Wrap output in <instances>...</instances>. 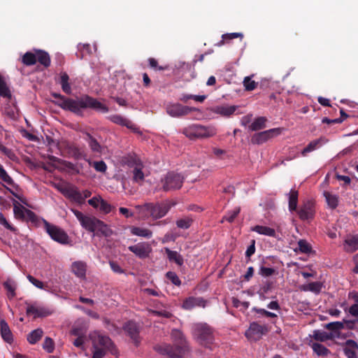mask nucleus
<instances>
[{"mask_svg": "<svg viewBox=\"0 0 358 358\" xmlns=\"http://www.w3.org/2000/svg\"><path fill=\"white\" fill-rule=\"evenodd\" d=\"M51 95L57 99V101H54L55 105L78 116H83V110L87 108L103 113L109 110L107 106L87 94L82 95L76 99L68 98L58 93H52Z\"/></svg>", "mask_w": 358, "mask_h": 358, "instance_id": "nucleus-1", "label": "nucleus"}, {"mask_svg": "<svg viewBox=\"0 0 358 358\" xmlns=\"http://www.w3.org/2000/svg\"><path fill=\"white\" fill-rule=\"evenodd\" d=\"M171 338L175 343L174 345L167 343L157 345L154 347L156 352L169 358H181L189 351L188 343L183 334L178 329L171 331Z\"/></svg>", "mask_w": 358, "mask_h": 358, "instance_id": "nucleus-2", "label": "nucleus"}, {"mask_svg": "<svg viewBox=\"0 0 358 358\" xmlns=\"http://www.w3.org/2000/svg\"><path fill=\"white\" fill-rule=\"evenodd\" d=\"M92 343V358H103L108 352L113 355L118 354V350L109 336L99 331H94L90 336Z\"/></svg>", "mask_w": 358, "mask_h": 358, "instance_id": "nucleus-3", "label": "nucleus"}, {"mask_svg": "<svg viewBox=\"0 0 358 358\" xmlns=\"http://www.w3.org/2000/svg\"><path fill=\"white\" fill-rule=\"evenodd\" d=\"M74 215L78 220L80 225L87 231L94 232L98 231L103 235L108 236L110 234V231L108 226L101 220L93 216L84 215L76 209L71 210Z\"/></svg>", "mask_w": 358, "mask_h": 358, "instance_id": "nucleus-4", "label": "nucleus"}, {"mask_svg": "<svg viewBox=\"0 0 358 358\" xmlns=\"http://www.w3.org/2000/svg\"><path fill=\"white\" fill-rule=\"evenodd\" d=\"M176 203L166 201L162 203H145L138 205L136 208L144 216H150L154 220L164 217Z\"/></svg>", "mask_w": 358, "mask_h": 358, "instance_id": "nucleus-5", "label": "nucleus"}, {"mask_svg": "<svg viewBox=\"0 0 358 358\" xmlns=\"http://www.w3.org/2000/svg\"><path fill=\"white\" fill-rule=\"evenodd\" d=\"M182 133L190 140L197 138H208L214 136L217 134V129L212 125H202L200 124H192L185 127Z\"/></svg>", "mask_w": 358, "mask_h": 358, "instance_id": "nucleus-6", "label": "nucleus"}, {"mask_svg": "<svg viewBox=\"0 0 358 358\" xmlns=\"http://www.w3.org/2000/svg\"><path fill=\"white\" fill-rule=\"evenodd\" d=\"M192 334L196 341L205 348H210L214 341L213 329L207 324H196L193 327Z\"/></svg>", "mask_w": 358, "mask_h": 358, "instance_id": "nucleus-7", "label": "nucleus"}, {"mask_svg": "<svg viewBox=\"0 0 358 358\" xmlns=\"http://www.w3.org/2000/svg\"><path fill=\"white\" fill-rule=\"evenodd\" d=\"M185 180V177L182 173L169 171L161 179L162 189L164 192L179 189Z\"/></svg>", "mask_w": 358, "mask_h": 358, "instance_id": "nucleus-8", "label": "nucleus"}, {"mask_svg": "<svg viewBox=\"0 0 358 358\" xmlns=\"http://www.w3.org/2000/svg\"><path fill=\"white\" fill-rule=\"evenodd\" d=\"M43 223L45 231L52 240L61 244H67L69 243V236L62 229L49 223L45 220Z\"/></svg>", "mask_w": 358, "mask_h": 358, "instance_id": "nucleus-9", "label": "nucleus"}, {"mask_svg": "<svg viewBox=\"0 0 358 358\" xmlns=\"http://www.w3.org/2000/svg\"><path fill=\"white\" fill-rule=\"evenodd\" d=\"M268 332L266 325L259 324L258 322L250 323L248 329L245 331V336L251 341H257Z\"/></svg>", "mask_w": 358, "mask_h": 358, "instance_id": "nucleus-10", "label": "nucleus"}, {"mask_svg": "<svg viewBox=\"0 0 358 358\" xmlns=\"http://www.w3.org/2000/svg\"><path fill=\"white\" fill-rule=\"evenodd\" d=\"M282 132L281 128H273L255 134L251 137V143L255 145H261L268 140L279 136Z\"/></svg>", "mask_w": 358, "mask_h": 358, "instance_id": "nucleus-11", "label": "nucleus"}, {"mask_svg": "<svg viewBox=\"0 0 358 358\" xmlns=\"http://www.w3.org/2000/svg\"><path fill=\"white\" fill-rule=\"evenodd\" d=\"M166 113L171 117H179L185 116L193 111L199 110L198 108L194 107H189L182 106L180 103H169L166 106Z\"/></svg>", "mask_w": 358, "mask_h": 358, "instance_id": "nucleus-12", "label": "nucleus"}, {"mask_svg": "<svg viewBox=\"0 0 358 358\" xmlns=\"http://www.w3.org/2000/svg\"><path fill=\"white\" fill-rule=\"evenodd\" d=\"M123 329L130 337L136 346H138L141 342V338L139 335L141 327L139 324L134 321H129L123 326Z\"/></svg>", "mask_w": 358, "mask_h": 358, "instance_id": "nucleus-13", "label": "nucleus"}, {"mask_svg": "<svg viewBox=\"0 0 358 358\" xmlns=\"http://www.w3.org/2000/svg\"><path fill=\"white\" fill-rule=\"evenodd\" d=\"M296 211L301 220H313L315 213V202L312 200H308Z\"/></svg>", "mask_w": 358, "mask_h": 358, "instance_id": "nucleus-14", "label": "nucleus"}, {"mask_svg": "<svg viewBox=\"0 0 358 358\" xmlns=\"http://www.w3.org/2000/svg\"><path fill=\"white\" fill-rule=\"evenodd\" d=\"M128 249L140 259H145L149 257L152 252L150 245L145 242H141L136 245H130Z\"/></svg>", "mask_w": 358, "mask_h": 358, "instance_id": "nucleus-15", "label": "nucleus"}, {"mask_svg": "<svg viewBox=\"0 0 358 358\" xmlns=\"http://www.w3.org/2000/svg\"><path fill=\"white\" fill-rule=\"evenodd\" d=\"M340 345L343 347V352L348 358H357L358 344L355 341L348 339Z\"/></svg>", "mask_w": 358, "mask_h": 358, "instance_id": "nucleus-16", "label": "nucleus"}, {"mask_svg": "<svg viewBox=\"0 0 358 358\" xmlns=\"http://www.w3.org/2000/svg\"><path fill=\"white\" fill-rule=\"evenodd\" d=\"M206 302L202 297L189 296L183 301L182 308L186 310H191L195 307L204 308Z\"/></svg>", "mask_w": 358, "mask_h": 358, "instance_id": "nucleus-17", "label": "nucleus"}, {"mask_svg": "<svg viewBox=\"0 0 358 358\" xmlns=\"http://www.w3.org/2000/svg\"><path fill=\"white\" fill-rule=\"evenodd\" d=\"M324 327L329 330V334H332L334 340L336 338H339L341 336V330L345 329L344 320L343 322H332L326 324Z\"/></svg>", "mask_w": 358, "mask_h": 358, "instance_id": "nucleus-18", "label": "nucleus"}, {"mask_svg": "<svg viewBox=\"0 0 358 358\" xmlns=\"http://www.w3.org/2000/svg\"><path fill=\"white\" fill-rule=\"evenodd\" d=\"M62 193L67 198L78 203L84 202L82 194L74 187H67L62 190Z\"/></svg>", "mask_w": 358, "mask_h": 358, "instance_id": "nucleus-19", "label": "nucleus"}, {"mask_svg": "<svg viewBox=\"0 0 358 358\" xmlns=\"http://www.w3.org/2000/svg\"><path fill=\"white\" fill-rule=\"evenodd\" d=\"M327 140L324 137H320L317 139L310 141L306 148L301 151V155L306 157L308 152H313L320 148L322 145L325 144Z\"/></svg>", "mask_w": 358, "mask_h": 358, "instance_id": "nucleus-20", "label": "nucleus"}, {"mask_svg": "<svg viewBox=\"0 0 358 358\" xmlns=\"http://www.w3.org/2000/svg\"><path fill=\"white\" fill-rule=\"evenodd\" d=\"M344 250L353 252L358 250V234L348 236L344 241Z\"/></svg>", "mask_w": 358, "mask_h": 358, "instance_id": "nucleus-21", "label": "nucleus"}, {"mask_svg": "<svg viewBox=\"0 0 358 358\" xmlns=\"http://www.w3.org/2000/svg\"><path fill=\"white\" fill-rule=\"evenodd\" d=\"M0 332L1 338L5 342L10 344L13 343V334L8 323L4 320H1L0 321Z\"/></svg>", "mask_w": 358, "mask_h": 358, "instance_id": "nucleus-22", "label": "nucleus"}, {"mask_svg": "<svg viewBox=\"0 0 358 358\" xmlns=\"http://www.w3.org/2000/svg\"><path fill=\"white\" fill-rule=\"evenodd\" d=\"M107 118L110 121H111L112 122H113L116 124L126 127L130 129H134V124L132 123V122L130 121L129 120L124 117L123 116H122L120 115H118V114L111 115L108 116Z\"/></svg>", "mask_w": 358, "mask_h": 358, "instance_id": "nucleus-23", "label": "nucleus"}, {"mask_svg": "<svg viewBox=\"0 0 358 358\" xmlns=\"http://www.w3.org/2000/svg\"><path fill=\"white\" fill-rule=\"evenodd\" d=\"M84 140L88 143L92 152L99 154L102 152V146L90 133L85 132Z\"/></svg>", "mask_w": 358, "mask_h": 358, "instance_id": "nucleus-24", "label": "nucleus"}, {"mask_svg": "<svg viewBox=\"0 0 358 358\" xmlns=\"http://www.w3.org/2000/svg\"><path fill=\"white\" fill-rule=\"evenodd\" d=\"M26 313L27 315H34V318L45 317L50 315V312L47 309L41 307H37L34 305L28 306Z\"/></svg>", "mask_w": 358, "mask_h": 358, "instance_id": "nucleus-25", "label": "nucleus"}, {"mask_svg": "<svg viewBox=\"0 0 358 358\" xmlns=\"http://www.w3.org/2000/svg\"><path fill=\"white\" fill-rule=\"evenodd\" d=\"M86 264L83 262H75L71 265V271L80 278H84L86 274Z\"/></svg>", "mask_w": 358, "mask_h": 358, "instance_id": "nucleus-26", "label": "nucleus"}, {"mask_svg": "<svg viewBox=\"0 0 358 358\" xmlns=\"http://www.w3.org/2000/svg\"><path fill=\"white\" fill-rule=\"evenodd\" d=\"M323 195L329 208L334 210L337 208L339 203L338 196L328 191H324Z\"/></svg>", "mask_w": 358, "mask_h": 358, "instance_id": "nucleus-27", "label": "nucleus"}, {"mask_svg": "<svg viewBox=\"0 0 358 358\" xmlns=\"http://www.w3.org/2000/svg\"><path fill=\"white\" fill-rule=\"evenodd\" d=\"M268 119L266 117L261 116L255 118L252 123L249 126L250 131H259L266 127Z\"/></svg>", "mask_w": 358, "mask_h": 358, "instance_id": "nucleus-28", "label": "nucleus"}, {"mask_svg": "<svg viewBox=\"0 0 358 358\" xmlns=\"http://www.w3.org/2000/svg\"><path fill=\"white\" fill-rule=\"evenodd\" d=\"M36 62H38L44 67L48 68L50 66V57L49 54L44 50H36Z\"/></svg>", "mask_w": 358, "mask_h": 358, "instance_id": "nucleus-29", "label": "nucleus"}, {"mask_svg": "<svg viewBox=\"0 0 358 358\" xmlns=\"http://www.w3.org/2000/svg\"><path fill=\"white\" fill-rule=\"evenodd\" d=\"M252 231L259 234L268 236L270 237H275L276 232L274 229L262 225H256L252 228Z\"/></svg>", "mask_w": 358, "mask_h": 358, "instance_id": "nucleus-30", "label": "nucleus"}, {"mask_svg": "<svg viewBox=\"0 0 358 358\" xmlns=\"http://www.w3.org/2000/svg\"><path fill=\"white\" fill-rule=\"evenodd\" d=\"M289 195V210L290 212L297 210L299 192L294 189H292Z\"/></svg>", "mask_w": 358, "mask_h": 358, "instance_id": "nucleus-31", "label": "nucleus"}, {"mask_svg": "<svg viewBox=\"0 0 358 358\" xmlns=\"http://www.w3.org/2000/svg\"><path fill=\"white\" fill-rule=\"evenodd\" d=\"M131 233L133 235L146 238H150L152 236V232L151 230L138 227H132L131 228Z\"/></svg>", "mask_w": 358, "mask_h": 358, "instance_id": "nucleus-32", "label": "nucleus"}, {"mask_svg": "<svg viewBox=\"0 0 358 358\" xmlns=\"http://www.w3.org/2000/svg\"><path fill=\"white\" fill-rule=\"evenodd\" d=\"M69 77L66 72L60 73L59 84L61 85L63 92L67 94L71 93V87L69 83Z\"/></svg>", "mask_w": 358, "mask_h": 358, "instance_id": "nucleus-33", "label": "nucleus"}, {"mask_svg": "<svg viewBox=\"0 0 358 358\" xmlns=\"http://www.w3.org/2000/svg\"><path fill=\"white\" fill-rule=\"evenodd\" d=\"M313 338L317 341L324 342L326 341H333L334 336L332 334H329V332H326L322 330H315L313 331Z\"/></svg>", "mask_w": 358, "mask_h": 358, "instance_id": "nucleus-34", "label": "nucleus"}, {"mask_svg": "<svg viewBox=\"0 0 358 358\" xmlns=\"http://www.w3.org/2000/svg\"><path fill=\"white\" fill-rule=\"evenodd\" d=\"M43 335V331L40 328L36 329L27 335V341L30 344L34 345L41 339Z\"/></svg>", "mask_w": 358, "mask_h": 358, "instance_id": "nucleus-35", "label": "nucleus"}, {"mask_svg": "<svg viewBox=\"0 0 358 358\" xmlns=\"http://www.w3.org/2000/svg\"><path fill=\"white\" fill-rule=\"evenodd\" d=\"M166 252L169 261L174 262L178 266H182L183 264V258L178 252L166 248Z\"/></svg>", "mask_w": 358, "mask_h": 358, "instance_id": "nucleus-36", "label": "nucleus"}, {"mask_svg": "<svg viewBox=\"0 0 358 358\" xmlns=\"http://www.w3.org/2000/svg\"><path fill=\"white\" fill-rule=\"evenodd\" d=\"M3 287L8 292V297L12 299L15 296L16 283L12 279H8L3 282Z\"/></svg>", "mask_w": 358, "mask_h": 358, "instance_id": "nucleus-37", "label": "nucleus"}, {"mask_svg": "<svg viewBox=\"0 0 358 358\" xmlns=\"http://www.w3.org/2000/svg\"><path fill=\"white\" fill-rule=\"evenodd\" d=\"M0 96L3 98H7L8 99H11L12 94L9 87L7 86V84L3 78V77L0 74Z\"/></svg>", "mask_w": 358, "mask_h": 358, "instance_id": "nucleus-38", "label": "nucleus"}, {"mask_svg": "<svg viewBox=\"0 0 358 358\" xmlns=\"http://www.w3.org/2000/svg\"><path fill=\"white\" fill-rule=\"evenodd\" d=\"M312 348L314 352L318 356L325 357L331 353V351L327 348L318 343H313Z\"/></svg>", "mask_w": 358, "mask_h": 358, "instance_id": "nucleus-39", "label": "nucleus"}, {"mask_svg": "<svg viewBox=\"0 0 358 358\" xmlns=\"http://www.w3.org/2000/svg\"><path fill=\"white\" fill-rule=\"evenodd\" d=\"M68 152L71 157L77 160L85 157L83 152H82L78 147L74 145L68 146Z\"/></svg>", "mask_w": 358, "mask_h": 358, "instance_id": "nucleus-40", "label": "nucleus"}, {"mask_svg": "<svg viewBox=\"0 0 358 358\" xmlns=\"http://www.w3.org/2000/svg\"><path fill=\"white\" fill-rule=\"evenodd\" d=\"M193 223V218L190 216H186L182 218L178 219L176 224L180 229H189Z\"/></svg>", "mask_w": 358, "mask_h": 358, "instance_id": "nucleus-41", "label": "nucleus"}, {"mask_svg": "<svg viewBox=\"0 0 358 358\" xmlns=\"http://www.w3.org/2000/svg\"><path fill=\"white\" fill-rule=\"evenodd\" d=\"M236 110V106H220L216 109V113L226 117H229L232 115Z\"/></svg>", "mask_w": 358, "mask_h": 358, "instance_id": "nucleus-42", "label": "nucleus"}, {"mask_svg": "<svg viewBox=\"0 0 358 358\" xmlns=\"http://www.w3.org/2000/svg\"><path fill=\"white\" fill-rule=\"evenodd\" d=\"M22 62L27 66H31L36 63V53L27 52L22 57Z\"/></svg>", "mask_w": 358, "mask_h": 358, "instance_id": "nucleus-43", "label": "nucleus"}, {"mask_svg": "<svg viewBox=\"0 0 358 358\" xmlns=\"http://www.w3.org/2000/svg\"><path fill=\"white\" fill-rule=\"evenodd\" d=\"M298 249L301 253L309 254L312 252V246L305 239H300L298 241Z\"/></svg>", "mask_w": 358, "mask_h": 358, "instance_id": "nucleus-44", "label": "nucleus"}, {"mask_svg": "<svg viewBox=\"0 0 358 358\" xmlns=\"http://www.w3.org/2000/svg\"><path fill=\"white\" fill-rule=\"evenodd\" d=\"M122 162L130 167L140 165V159L136 155H128L122 159Z\"/></svg>", "mask_w": 358, "mask_h": 358, "instance_id": "nucleus-45", "label": "nucleus"}, {"mask_svg": "<svg viewBox=\"0 0 358 358\" xmlns=\"http://www.w3.org/2000/svg\"><path fill=\"white\" fill-rule=\"evenodd\" d=\"M303 289L304 291H310L315 294H319L322 289V284L320 282H312L304 286Z\"/></svg>", "mask_w": 358, "mask_h": 358, "instance_id": "nucleus-46", "label": "nucleus"}, {"mask_svg": "<svg viewBox=\"0 0 358 358\" xmlns=\"http://www.w3.org/2000/svg\"><path fill=\"white\" fill-rule=\"evenodd\" d=\"M241 211L240 207H236L234 210L228 211L223 217L222 222L226 220L230 223L233 222Z\"/></svg>", "mask_w": 358, "mask_h": 358, "instance_id": "nucleus-47", "label": "nucleus"}, {"mask_svg": "<svg viewBox=\"0 0 358 358\" xmlns=\"http://www.w3.org/2000/svg\"><path fill=\"white\" fill-rule=\"evenodd\" d=\"M243 83L246 91L254 90L257 87L258 85L257 82L252 80L251 76H246L244 78Z\"/></svg>", "mask_w": 358, "mask_h": 358, "instance_id": "nucleus-48", "label": "nucleus"}, {"mask_svg": "<svg viewBox=\"0 0 358 358\" xmlns=\"http://www.w3.org/2000/svg\"><path fill=\"white\" fill-rule=\"evenodd\" d=\"M0 179L9 185H13L14 181L8 174L3 166L0 164Z\"/></svg>", "mask_w": 358, "mask_h": 358, "instance_id": "nucleus-49", "label": "nucleus"}, {"mask_svg": "<svg viewBox=\"0 0 358 358\" xmlns=\"http://www.w3.org/2000/svg\"><path fill=\"white\" fill-rule=\"evenodd\" d=\"M43 348L48 353L52 352L55 350V343L53 340L50 337H46L43 343Z\"/></svg>", "mask_w": 358, "mask_h": 358, "instance_id": "nucleus-50", "label": "nucleus"}, {"mask_svg": "<svg viewBox=\"0 0 358 358\" xmlns=\"http://www.w3.org/2000/svg\"><path fill=\"white\" fill-rule=\"evenodd\" d=\"M28 280L36 287L41 289H46L48 286L45 285L42 281L35 278L31 275H28L27 276Z\"/></svg>", "mask_w": 358, "mask_h": 358, "instance_id": "nucleus-51", "label": "nucleus"}, {"mask_svg": "<svg viewBox=\"0 0 358 358\" xmlns=\"http://www.w3.org/2000/svg\"><path fill=\"white\" fill-rule=\"evenodd\" d=\"M222 40L219 43V45H223L224 43V41L227 40H232L236 38H241L242 39L243 38V35L241 33H230V34H224L222 36Z\"/></svg>", "mask_w": 358, "mask_h": 358, "instance_id": "nucleus-52", "label": "nucleus"}, {"mask_svg": "<svg viewBox=\"0 0 358 358\" xmlns=\"http://www.w3.org/2000/svg\"><path fill=\"white\" fill-rule=\"evenodd\" d=\"M166 276L173 285L176 286L181 285V280L175 272L169 271L166 273Z\"/></svg>", "mask_w": 358, "mask_h": 358, "instance_id": "nucleus-53", "label": "nucleus"}, {"mask_svg": "<svg viewBox=\"0 0 358 358\" xmlns=\"http://www.w3.org/2000/svg\"><path fill=\"white\" fill-rule=\"evenodd\" d=\"M148 62L150 68L155 71H164L169 69L168 66H159L157 61L155 58H149Z\"/></svg>", "mask_w": 358, "mask_h": 358, "instance_id": "nucleus-54", "label": "nucleus"}, {"mask_svg": "<svg viewBox=\"0 0 358 358\" xmlns=\"http://www.w3.org/2000/svg\"><path fill=\"white\" fill-rule=\"evenodd\" d=\"M275 273V270L273 268H268L262 266L259 270V274L263 277H269Z\"/></svg>", "mask_w": 358, "mask_h": 358, "instance_id": "nucleus-55", "label": "nucleus"}, {"mask_svg": "<svg viewBox=\"0 0 358 358\" xmlns=\"http://www.w3.org/2000/svg\"><path fill=\"white\" fill-rule=\"evenodd\" d=\"M252 310L257 313L261 314L262 315L266 316L267 317H277V315L275 313L267 311L263 308H259L257 307H253Z\"/></svg>", "mask_w": 358, "mask_h": 358, "instance_id": "nucleus-56", "label": "nucleus"}, {"mask_svg": "<svg viewBox=\"0 0 358 358\" xmlns=\"http://www.w3.org/2000/svg\"><path fill=\"white\" fill-rule=\"evenodd\" d=\"M100 211L107 214L111 211V206L105 200L100 198V202L98 207Z\"/></svg>", "mask_w": 358, "mask_h": 358, "instance_id": "nucleus-57", "label": "nucleus"}, {"mask_svg": "<svg viewBox=\"0 0 358 358\" xmlns=\"http://www.w3.org/2000/svg\"><path fill=\"white\" fill-rule=\"evenodd\" d=\"M133 174L134 180L136 182L141 181L144 179V173H143L140 165L134 168Z\"/></svg>", "mask_w": 358, "mask_h": 358, "instance_id": "nucleus-58", "label": "nucleus"}, {"mask_svg": "<svg viewBox=\"0 0 358 358\" xmlns=\"http://www.w3.org/2000/svg\"><path fill=\"white\" fill-rule=\"evenodd\" d=\"M0 150L6 155L10 159L15 161L17 158L16 155L11 149H9L4 145L0 144Z\"/></svg>", "mask_w": 358, "mask_h": 358, "instance_id": "nucleus-59", "label": "nucleus"}, {"mask_svg": "<svg viewBox=\"0 0 358 358\" xmlns=\"http://www.w3.org/2000/svg\"><path fill=\"white\" fill-rule=\"evenodd\" d=\"M345 328L348 330H355L358 332V324L356 323L355 320H345L344 319Z\"/></svg>", "mask_w": 358, "mask_h": 358, "instance_id": "nucleus-60", "label": "nucleus"}, {"mask_svg": "<svg viewBox=\"0 0 358 358\" xmlns=\"http://www.w3.org/2000/svg\"><path fill=\"white\" fill-rule=\"evenodd\" d=\"M19 203L17 201H13V212L15 215L20 216V217H24V208L22 206H18Z\"/></svg>", "mask_w": 358, "mask_h": 358, "instance_id": "nucleus-61", "label": "nucleus"}, {"mask_svg": "<svg viewBox=\"0 0 358 358\" xmlns=\"http://www.w3.org/2000/svg\"><path fill=\"white\" fill-rule=\"evenodd\" d=\"M78 48L80 51V55H78V57L83 58L85 53L90 54L91 52V47L89 44H79Z\"/></svg>", "mask_w": 358, "mask_h": 358, "instance_id": "nucleus-62", "label": "nucleus"}, {"mask_svg": "<svg viewBox=\"0 0 358 358\" xmlns=\"http://www.w3.org/2000/svg\"><path fill=\"white\" fill-rule=\"evenodd\" d=\"M92 166L96 171L101 173H105L107 169V166L103 161L94 162Z\"/></svg>", "mask_w": 358, "mask_h": 358, "instance_id": "nucleus-63", "label": "nucleus"}, {"mask_svg": "<svg viewBox=\"0 0 358 358\" xmlns=\"http://www.w3.org/2000/svg\"><path fill=\"white\" fill-rule=\"evenodd\" d=\"M109 264H110V268L112 269V271L113 272H115L116 273H120V274L124 273V270L120 267V266L116 262L110 261L109 262Z\"/></svg>", "mask_w": 358, "mask_h": 358, "instance_id": "nucleus-64", "label": "nucleus"}]
</instances>
